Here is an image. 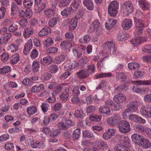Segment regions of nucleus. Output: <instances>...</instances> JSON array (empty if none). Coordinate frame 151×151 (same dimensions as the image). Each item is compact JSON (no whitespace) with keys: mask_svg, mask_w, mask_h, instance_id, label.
<instances>
[{"mask_svg":"<svg viewBox=\"0 0 151 151\" xmlns=\"http://www.w3.org/2000/svg\"><path fill=\"white\" fill-rule=\"evenodd\" d=\"M37 111V107L35 106H31L27 108V112L29 115L34 114Z\"/></svg>","mask_w":151,"mask_h":151,"instance_id":"obj_35","label":"nucleus"},{"mask_svg":"<svg viewBox=\"0 0 151 151\" xmlns=\"http://www.w3.org/2000/svg\"><path fill=\"white\" fill-rule=\"evenodd\" d=\"M95 148L96 149H99L104 144V142L100 139L97 140L95 141Z\"/></svg>","mask_w":151,"mask_h":151,"instance_id":"obj_63","label":"nucleus"},{"mask_svg":"<svg viewBox=\"0 0 151 151\" xmlns=\"http://www.w3.org/2000/svg\"><path fill=\"white\" fill-rule=\"evenodd\" d=\"M129 119L133 122L142 123L143 124H145L146 122L145 120L143 119L141 117L136 114H132L129 116Z\"/></svg>","mask_w":151,"mask_h":151,"instance_id":"obj_7","label":"nucleus"},{"mask_svg":"<svg viewBox=\"0 0 151 151\" xmlns=\"http://www.w3.org/2000/svg\"><path fill=\"white\" fill-rule=\"evenodd\" d=\"M73 44L72 43L67 41H64L61 42L60 44V48L64 50H67L72 46Z\"/></svg>","mask_w":151,"mask_h":151,"instance_id":"obj_19","label":"nucleus"},{"mask_svg":"<svg viewBox=\"0 0 151 151\" xmlns=\"http://www.w3.org/2000/svg\"><path fill=\"white\" fill-rule=\"evenodd\" d=\"M115 133V131L112 129H108L107 131L104 133L103 135V138L105 140H107L111 138L112 136H114Z\"/></svg>","mask_w":151,"mask_h":151,"instance_id":"obj_11","label":"nucleus"},{"mask_svg":"<svg viewBox=\"0 0 151 151\" xmlns=\"http://www.w3.org/2000/svg\"><path fill=\"white\" fill-rule=\"evenodd\" d=\"M134 23L135 27H144V25L142 21L139 19L137 17H135L134 19Z\"/></svg>","mask_w":151,"mask_h":151,"instance_id":"obj_42","label":"nucleus"},{"mask_svg":"<svg viewBox=\"0 0 151 151\" xmlns=\"http://www.w3.org/2000/svg\"><path fill=\"white\" fill-rule=\"evenodd\" d=\"M103 50L109 53L111 52L112 49L113 51L115 52L116 51V49L115 47L114 44L112 41H107L104 43L103 46Z\"/></svg>","mask_w":151,"mask_h":151,"instance_id":"obj_3","label":"nucleus"},{"mask_svg":"<svg viewBox=\"0 0 151 151\" xmlns=\"http://www.w3.org/2000/svg\"><path fill=\"white\" fill-rule=\"evenodd\" d=\"M78 19L76 18H72L69 22L68 27L69 30L72 31L76 29L77 26Z\"/></svg>","mask_w":151,"mask_h":151,"instance_id":"obj_12","label":"nucleus"},{"mask_svg":"<svg viewBox=\"0 0 151 151\" xmlns=\"http://www.w3.org/2000/svg\"><path fill=\"white\" fill-rule=\"evenodd\" d=\"M49 71L52 73H55L58 70V68L56 65L51 64L48 67Z\"/></svg>","mask_w":151,"mask_h":151,"instance_id":"obj_40","label":"nucleus"},{"mask_svg":"<svg viewBox=\"0 0 151 151\" xmlns=\"http://www.w3.org/2000/svg\"><path fill=\"white\" fill-rule=\"evenodd\" d=\"M65 85H67V84L63 83L56 86L55 89V92L56 93H58L62 91L63 86Z\"/></svg>","mask_w":151,"mask_h":151,"instance_id":"obj_51","label":"nucleus"},{"mask_svg":"<svg viewBox=\"0 0 151 151\" xmlns=\"http://www.w3.org/2000/svg\"><path fill=\"white\" fill-rule=\"evenodd\" d=\"M65 59V56L63 55H59L55 59V63L57 64H60L61 62L64 61Z\"/></svg>","mask_w":151,"mask_h":151,"instance_id":"obj_58","label":"nucleus"},{"mask_svg":"<svg viewBox=\"0 0 151 151\" xmlns=\"http://www.w3.org/2000/svg\"><path fill=\"white\" fill-rule=\"evenodd\" d=\"M44 14L47 16H52L54 15V11L51 9H47L44 11Z\"/></svg>","mask_w":151,"mask_h":151,"instance_id":"obj_56","label":"nucleus"},{"mask_svg":"<svg viewBox=\"0 0 151 151\" xmlns=\"http://www.w3.org/2000/svg\"><path fill=\"white\" fill-rule=\"evenodd\" d=\"M66 89L65 91L62 93L60 96V100L63 102L67 101L68 99V96H69V93H68L69 89Z\"/></svg>","mask_w":151,"mask_h":151,"instance_id":"obj_27","label":"nucleus"},{"mask_svg":"<svg viewBox=\"0 0 151 151\" xmlns=\"http://www.w3.org/2000/svg\"><path fill=\"white\" fill-rule=\"evenodd\" d=\"M141 140L139 145L145 149L150 148L151 146V143L147 139L143 137L141 138Z\"/></svg>","mask_w":151,"mask_h":151,"instance_id":"obj_15","label":"nucleus"},{"mask_svg":"<svg viewBox=\"0 0 151 151\" xmlns=\"http://www.w3.org/2000/svg\"><path fill=\"white\" fill-rule=\"evenodd\" d=\"M142 104L141 101H132L128 104V108L131 110V112H136L138 110V107Z\"/></svg>","mask_w":151,"mask_h":151,"instance_id":"obj_5","label":"nucleus"},{"mask_svg":"<svg viewBox=\"0 0 151 151\" xmlns=\"http://www.w3.org/2000/svg\"><path fill=\"white\" fill-rule=\"evenodd\" d=\"M139 4L140 7L143 10H149L151 5L146 0H139Z\"/></svg>","mask_w":151,"mask_h":151,"instance_id":"obj_13","label":"nucleus"},{"mask_svg":"<svg viewBox=\"0 0 151 151\" xmlns=\"http://www.w3.org/2000/svg\"><path fill=\"white\" fill-rule=\"evenodd\" d=\"M102 116L100 115H94L89 116V119L92 121L98 122L101 120V119Z\"/></svg>","mask_w":151,"mask_h":151,"instance_id":"obj_50","label":"nucleus"},{"mask_svg":"<svg viewBox=\"0 0 151 151\" xmlns=\"http://www.w3.org/2000/svg\"><path fill=\"white\" fill-rule=\"evenodd\" d=\"M129 68L131 70H135L138 69L139 67V63L135 62H132L129 63L128 65Z\"/></svg>","mask_w":151,"mask_h":151,"instance_id":"obj_34","label":"nucleus"},{"mask_svg":"<svg viewBox=\"0 0 151 151\" xmlns=\"http://www.w3.org/2000/svg\"><path fill=\"white\" fill-rule=\"evenodd\" d=\"M112 75L110 73H102L99 74H96L94 76L96 78H103L105 77H110Z\"/></svg>","mask_w":151,"mask_h":151,"instance_id":"obj_44","label":"nucleus"},{"mask_svg":"<svg viewBox=\"0 0 151 151\" xmlns=\"http://www.w3.org/2000/svg\"><path fill=\"white\" fill-rule=\"evenodd\" d=\"M142 51L145 53H151V45H145L142 48Z\"/></svg>","mask_w":151,"mask_h":151,"instance_id":"obj_54","label":"nucleus"},{"mask_svg":"<svg viewBox=\"0 0 151 151\" xmlns=\"http://www.w3.org/2000/svg\"><path fill=\"white\" fill-rule=\"evenodd\" d=\"M135 83L138 86L140 85H151V80L142 81H136Z\"/></svg>","mask_w":151,"mask_h":151,"instance_id":"obj_33","label":"nucleus"},{"mask_svg":"<svg viewBox=\"0 0 151 151\" xmlns=\"http://www.w3.org/2000/svg\"><path fill=\"white\" fill-rule=\"evenodd\" d=\"M81 3V0H74L71 3L70 7L73 12L76 11Z\"/></svg>","mask_w":151,"mask_h":151,"instance_id":"obj_24","label":"nucleus"},{"mask_svg":"<svg viewBox=\"0 0 151 151\" xmlns=\"http://www.w3.org/2000/svg\"><path fill=\"white\" fill-rule=\"evenodd\" d=\"M32 2L30 0H24L23 2L24 7L29 8L32 5Z\"/></svg>","mask_w":151,"mask_h":151,"instance_id":"obj_60","label":"nucleus"},{"mask_svg":"<svg viewBox=\"0 0 151 151\" xmlns=\"http://www.w3.org/2000/svg\"><path fill=\"white\" fill-rule=\"evenodd\" d=\"M124 12L126 14H128L132 12L133 7L132 3L130 1H126L123 4Z\"/></svg>","mask_w":151,"mask_h":151,"instance_id":"obj_6","label":"nucleus"},{"mask_svg":"<svg viewBox=\"0 0 151 151\" xmlns=\"http://www.w3.org/2000/svg\"><path fill=\"white\" fill-rule=\"evenodd\" d=\"M19 60V56L17 54H14L12 57L11 63L13 65L17 63Z\"/></svg>","mask_w":151,"mask_h":151,"instance_id":"obj_41","label":"nucleus"},{"mask_svg":"<svg viewBox=\"0 0 151 151\" xmlns=\"http://www.w3.org/2000/svg\"><path fill=\"white\" fill-rule=\"evenodd\" d=\"M58 126L60 129L64 130L68 129V127L67 126L65 123L64 121V120L62 119V121L58 123Z\"/></svg>","mask_w":151,"mask_h":151,"instance_id":"obj_46","label":"nucleus"},{"mask_svg":"<svg viewBox=\"0 0 151 151\" xmlns=\"http://www.w3.org/2000/svg\"><path fill=\"white\" fill-rule=\"evenodd\" d=\"M65 68L67 70H71L75 67V65L72 63L70 62L67 63L65 66Z\"/></svg>","mask_w":151,"mask_h":151,"instance_id":"obj_57","label":"nucleus"},{"mask_svg":"<svg viewBox=\"0 0 151 151\" xmlns=\"http://www.w3.org/2000/svg\"><path fill=\"white\" fill-rule=\"evenodd\" d=\"M99 112L103 114H109L110 112L111 111L106 106H101L99 109Z\"/></svg>","mask_w":151,"mask_h":151,"instance_id":"obj_32","label":"nucleus"},{"mask_svg":"<svg viewBox=\"0 0 151 151\" xmlns=\"http://www.w3.org/2000/svg\"><path fill=\"white\" fill-rule=\"evenodd\" d=\"M121 118L118 115H114L112 117L108 118L107 122L110 125L114 126L120 120Z\"/></svg>","mask_w":151,"mask_h":151,"instance_id":"obj_9","label":"nucleus"},{"mask_svg":"<svg viewBox=\"0 0 151 151\" xmlns=\"http://www.w3.org/2000/svg\"><path fill=\"white\" fill-rule=\"evenodd\" d=\"M54 43L53 39L52 38L48 37L43 42L44 46L46 48L52 45Z\"/></svg>","mask_w":151,"mask_h":151,"instance_id":"obj_30","label":"nucleus"},{"mask_svg":"<svg viewBox=\"0 0 151 151\" xmlns=\"http://www.w3.org/2000/svg\"><path fill=\"white\" fill-rule=\"evenodd\" d=\"M143 137V136L137 134H134L131 137L132 141L135 144L139 145L141 140V138Z\"/></svg>","mask_w":151,"mask_h":151,"instance_id":"obj_26","label":"nucleus"},{"mask_svg":"<svg viewBox=\"0 0 151 151\" xmlns=\"http://www.w3.org/2000/svg\"><path fill=\"white\" fill-rule=\"evenodd\" d=\"M50 33V29L47 26L44 27L38 33L39 36L42 37L48 35Z\"/></svg>","mask_w":151,"mask_h":151,"instance_id":"obj_25","label":"nucleus"},{"mask_svg":"<svg viewBox=\"0 0 151 151\" xmlns=\"http://www.w3.org/2000/svg\"><path fill=\"white\" fill-rule=\"evenodd\" d=\"M113 100L116 103H122L126 101L127 97L124 94L119 93L114 96Z\"/></svg>","mask_w":151,"mask_h":151,"instance_id":"obj_8","label":"nucleus"},{"mask_svg":"<svg viewBox=\"0 0 151 151\" xmlns=\"http://www.w3.org/2000/svg\"><path fill=\"white\" fill-rule=\"evenodd\" d=\"M71 0H61L59 2L58 6L60 7H64L68 6Z\"/></svg>","mask_w":151,"mask_h":151,"instance_id":"obj_43","label":"nucleus"},{"mask_svg":"<svg viewBox=\"0 0 151 151\" xmlns=\"http://www.w3.org/2000/svg\"><path fill=\"white\" fill-rule=\"evenodd\" d=\"M83 136L85 137L92 138L94 137L91 132L89 130H85L83 133Z\"/></svg>","mask_w":151,"mask_h":151,"instance_id":"obj_59","label":"nucleus"},{"mask_svg":"<svg viewBox=\"0 0 151 151\" xmlns=\"http://www.w3.org/2000/svg\"><path fill=\"white\" fill-rule=\"evenodd\" d=\"M33 33V29L31 26H27L24 29L23 35L25 38L29 37Z\"/></svg>","mask_w":151,"mask_h":151,"instance_id":"obj_23","label":"nucleus"},{"mask_svg":"<svg viewBox=\"0 0 151 151\" xmlns=\"http://www.w3.org/2000/svg\"><path fill=\"white\" fill-rule=\"evenodd\" d=\"M140 112L143 116L151 117V105H142L140 108Z\"/></svg>","mask_w":151,"mask_h":151,"instance_id":"obj_4","label":"nucleus"},{"mask_svg":"<svg viewBox=\"0 0 151 151\" xmlns=\"http://www.w3.org/2000/svg\"><path fill=\"white\" fill-rule=\"evenodd\" d=\"M11 70V67L9 66L6 65L0 68V73L6 74L9 73Z\"/></svg>","mask_w":151,"mask_h":151,"instance_id":"obj_37","label":"nucleus"},{"mask_svg":"<svg viewBox=\"0 0 151 151\" xmlns=\"http://www.w3.org/2000/svg\"><path fill=\"white\" fill-rule=\"evenodd\" d=\"M114 149L116 151H128V147L126 144L116 145Z\"/></svg>","mask_w":151,"mask_h":151,"instance_id":"obj_28","label":"nucleus"},{"mask_svg":"<svg viewBox=\"0 0 151 151\" xmlns=\"http://www.w3.org/2000/svg\"><path fill=\"white\" fill-rule=\"evenodd\" d=\"M58 51V49L57 48L52 47L48 48L47 50V53L49 54H55Z\"/></svg>","mask_w":151,"mask_h":151,"instance_id":"obj_48","label":"nucleus"},{"mask_svg":"<svg viewBox=\"0 0 151 151\" xmlns=\"http://www.w3.org/2000/svg\"><path fill=\"white\" fill-rule=\"evenodd\" d=\"M145 41V38L142 37H135L131 41V43L134 45L135 46H137L142 42Z\"/></svg>","mask_w":151,"mask_h":151,"instance_id":"obj_21","label":"nucleus"},{"mask_svg":"<svg viewBox=\"0 0 151 151\" xmlns=\"http://www.w3.org/2000/svg\"><path fill=\"white\" fill-rule=\"evenodd\" d=\"M18 28V26L15 24H11L9 27L8 30L10 32H13L17 31Z\"/></svg>","mask_w":151,"mask_h":151,"instance_id":"obj_52","label":"nucleus"},{"mask_svg":"<svg viewBox=\"0 0 151 151\" xmlns=\"http://www.w3.org/2000/svg\"><path fill=\"white\" fill-rule=\"evenodd\" d=\"M127 87L124 84H122L119 86H115V91H117L121 92H123L126 91L128 90Z\"/></svg>","mask_w":151,"mask_h":151,"instance_id":"obj_38","label":"nucleus"},{"mask_svg":"<svg viewBox=\"0 0 151 151\" xmlns=\"http://www.w3.org/2000/svg\"><path fill=\"white\" fill-rule=\"evenodd\" d=\"M32 148L42 149L45 147V143L43 141H36L31 144Z\"/></svg>","mask_w":151,"mask_h":151,"instance_id":"obj_22","label":"nucleus"},{"mask_svg":"<svg viewBox=\"0 0 151 151\" xmlns=\"http://www.w3.org/2000/svg\"><path fill=\"white\" fill-rule=\"evenodd\" d=\"M81 134L80 129H77L75 130L73 133V138L74 139H78L80 136Z\"/></svg>","mask_w":151,"mask_h":151,"instance_id":"obj_45","label":"nucleus"},{"mask_svg":"<svg viewBox=\"0 0 151 151\" xmlns=\"http://www.w3.org/2000/svg\"><path fill=\"white\" fill-rule=\"evenodd\" d=\"M1 58L3 62H5L7 61V60L9 58V54L6 52H5L2 53L1 56Z\"/></svg>","mask_w":151,"mask_h":151,"instance_id":"obj_61","label":"nucleus"},{"mask_svg":"<svg viewBox=\"0 0 151 151\" xmlns=\"http://www.w3.org/2000/svg\"><path fill=\"white\" fill-rule=\"evenodd\" d=\"M91 39L89 35H86L79 39V41L81 43L86 44L88 43Z\"/></svg>","mask_w":151,"mask_h":151,"instance_id":"obj_31","label":"nucleus"},{"mask_svg":"<svg viewBox=\"0 0 151 151\" xmlns=\"http://www.w3.org/2000/svg\"><path fill=\"white\" fill-rule=\"evenodd\" d=\"M41 107L42 111L45 113L48 110L49 105L47 103L44 102L42 104Z\"/></svg>","mask_w":151,"mask_h":151,"instance_id":"obj_62","label":"nucleus"},{"mask_svg":"<svg viewBox=\"0 0 151 151\" xmlns=\"http://www.w3.org/2000/svg\"><path fill=\"white\" fill-rule=\"evenodd\" d=\"M118 127L121 132L127 133L130 130V124L126 121H121L118 124Z\"/></svg>","mask_w":151,"mask_h":151,"instance_id":"obj_2","label":"nucleus"},{"mask_svg":"<svg viewBox=\"0 0 151 151\" xmlns=\"http://www.w3.org/2000/svg\"><path fill=\"white\" fill-rule=\"evenodd\" d=\"M119 7V3L116 1H112L108 7V12L111 16L115 17L118 13L117 9Z\"/></svg>","mask_w":151,"mask_h":151,"instance_id":"obj_1","label":"nucleus"},{"mask_svg":"<svg viewBox=\"0 0 151 151\" xmlns=\"http://www.w3.org/2000/svg\"><path fill=\"white\" fill-rule=\"evenodd\" d=\"M44 88V85L40 84L39 85H36L33 86L31 88V91L35 93L40 92Z\"/></svg>","mask_w":151,"mask_h":151,"instance_id":"obj_20","label":"nucleus"},{"mask_svg":"<svg viewBox=\"0 0 151 151\" xmlns=\"http://www.w3.org/2000/svg\"><path fill=\"white\" fill-rule=\"evenodd\" d=\"M40 67V64L39 62L36 61L33 62L32 69L33 72L36 73L38 71Z\"/></svg>","mask_w":151,"mask_h":151,"instance_id":"obj_39","label":"nucleus"},{"mask_svg":"<svg viewBox=\"0 0 151 151\" xmlns=\"http://www.w3.org/2000/svg\"><path fill=\"white\" fill-rule=\"evenodd\" d=\"M100 25V23L98 19L94 20L90 25V30L91 32H96L99 29V27Z\"/></svg>","mask_w":151,"mask_h":151,"instance_id":"obj_14","label":"nucleus"},{"mask_svg":"<svg viewBox=\"0 0 151 151\" xmlns=\"http://www.w3.org/2000/svg\"><path fill=\"white\" fill-rule=\"evenodd\" d=\"M83 3L89 10H92L94 9V6L91 0H84Z\"/></svg>","mask_w":151,"mask_h":151,"instance_id":"obj_29","label":"nucleus"},{"mask_svg":"<svg viewBox=\"0 0 151 151\" xmlns=\"http://www.w3.org/2000/svg\"><path fill=\"white\" fill-rule=\"evenodd\" d=\"M96 70L95 66L93 64L90 65L88 66L87 70L89 74H92L94 73Z\"/></svg>","mask_w":151,"mask_h":151,"instance_id":"obj_47","label":"nucleus"},{"mask_svg":"<svg viewBox=\"0 0 151 151\" xmlns=\"http://www.w3.org/2000/svg\"><path fill=\"white\" fill-rule=\"evenodd\" d=\"M73 12L72 10L71 7L67 8L63 10L61 12V14L63 16L68 17L70 15L71 13Z\"/></svg>","mask_w":151,"mask_h":151,"instance_id":"obj_36","label":"nucleus"},{"mask_svg":"<svg viewBox=\"0 0 151 151\" xmlns=\"http://www.w3.org/2000/svg\"><path fill=\"white\" fill-rule=\"evenodd\" d=\"M143 75V73L141 71H135L133 73L134 78L135 79L141 78Z\"/></svg>","mask_w":151,"mask_h":151,"instance_id":"obj_55","label":"nucleus"},{"mask_svg":"<svg viewBox=\"0 0 151 151\" xmlns=\"http://www.w3.org/2000/svg\"><path fill=\"white\" fill-rule=\"evenodd\" d=\"M121 26L124 30L129 29L132 26V21L129 19H125L123 21Z\"/></svg>","mask_w":151,"mask_h":151,"instance_id":"obj_10","label":"nucleus"},{"mask_svg":"<svg viewBox=\"0 0 151 151\" xmlns=\"http://www.w3.org/2000/svg\"><path fill=\"white\" fill-rule=\"evenodd\" d=\"M32 42L31 39L28 40L25 44L23 52L25 55H27L29 53L30 50L32 48Z\"/></svg>","mask_w":151,"mask_h":151,"instance_id":"obj_16","label":"nucleus"},{"mask_svg":"<svg viewBox=\"0 0 151 151\" xmlns=\"http://www.w3.org/2000/svg\"><path fill=\"white\" fill-rule=\"evenodd\" d=\"M74 115L76 117H82L85 116L83 110L81 109H78L75 111Z\"/></svg>","mask_w":151,"mask_h":151,"instance_id":"obj_49","label":"nucleus"},{"mask_svg":"<svg viewBox=\"0 0 151 151\" xmlns=\"http://www.w3.org/2000/svg\"><path fill=\"white\" fill-rule=\"evenodd\" d=\"M53 59L52 57L47 55L44 57L41 60L40 63L41 65H48L52 63Z\"/></svg>","mask_w":151,"mask_h":151,"instance_id":"obj_17","label":"nucleus"},{"mask_svg":"<svg viewBox=\"0 0 151 151\" xmlns=\"http://www.w3.org/2000/svg\"><path fill=\"white\" fill-rule=\"evenodd\" d=\"M77 76L81 79H84L87 78L89 75L86 69L81 70L77 73Z\"/></svg>","mask_w":151,"mask_h":151,"instance_id":"obj_18","label":"nucleus"},{"mask_svg":"<svg viewBox=\"0 0 151 151\" xmlns=\"http://www.w3.org/2000/svg\"><path fill=\"white\" fill-rule=\"evenodd\" d=\"M9 47L10 48L9 50L12 52H16L18 50V48L17 46L13 43L10 44L9 45Z\"/></svg>","mask_w":151,"mask_h":151,"instance_id":"obj_64","label":"nucleus"},{"mask_svg":"<svg viewBox=\"0 0 151 151\" xmlns=\"http://www.w3.org/2000/svg\"><path fill=\"white\" fill-rule=\"evenodd\" d=\"M58 21V19L55 17L50 19L48 22L49 26L51 27L54 26L57 24Z\"/></svg>","mask_w":151,"mask_h":151,"instance_id":"obj_53","label":"nucleus"}]
</instances>
